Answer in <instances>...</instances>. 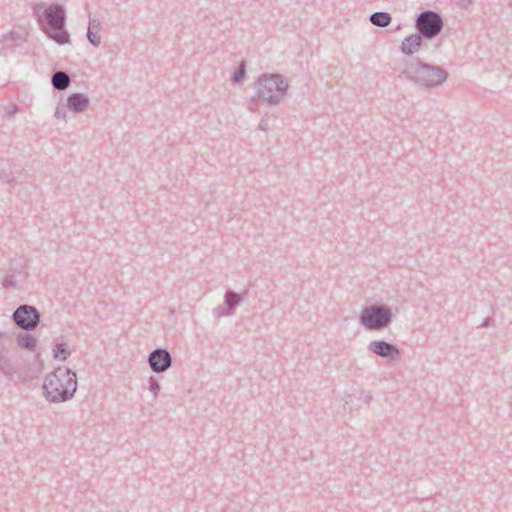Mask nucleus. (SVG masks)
I'll return each instance as SVG.
<instances>
[{"instance_id":"6ab92c4d","label":"nucleus","mask_w":512,"mask_h":512,"mask_svg":"<svg viewBox=\"0 0 512 512\" xmlns=\"http://www.w3.org/2000/svg\"><path fill=\"white\" fill-rule=\"evenodd\" d=\"M19 267H20V269L23 268V264L21 262L19 263ZM20 273H21V270H18L17 268L10 269L3 279V282H2L3 287L7 288V289L16 288L17 287L16 277H17V274H20Z\"/></svg>"},{"instance_id":"393cba45","label":"nucleus","mask_w":512,"mask_h":512,"mask_svg":"<svg viewBox=\"0 0 512 512\" xmlns=\"http://www.w3.org/2000/svg\"><path fill=\"white\" fill-rule=\"evenodd\" d=\"M18 111L17 105L13 104L7 107L6 109V115L8 117H12L16 112Z\"/></svg>"},{"instance_id":"5701e85b","label":"nucleus","mask_w":512,"mask_h":512,"mask_svg":"<svg viewBox=\"0 0 512 512\" xmlns=\"http://www.w3.org/2000/svg\"><path fill=\"white\" fill-rule=\"evenodd\" d=\"M160 389L161 387L158 380L154 376H151L149 378V390L156 396L160 392Z\"/></svg>"},{"instance_id":"4be33fe9","label":"nucleus","mask_w":512,"mask_h":512,"mask_svg":"<svg viewBox=\"0 0 512 512\" xmlns=\"http://www.w3.org/2000/svg\"><path fill=\"white\" fill-rule=\"evenodd\" d=\"M19 40H21V34L14 31L9 32L3 37V43L5 47H11L13 46L14 42H17Z\"/></svg>"},{"instance_id":"f3484780","label":"nucleus","mask_w":512,"mask_h":512,"mask_svg":"<svg viewBox=\"0 0 512 512\" xmlns=\"http://www.w3.org/2000/svg\"><path fill=\"white\" fill-rule=\"evenodd\" d=\"M0 371L8 378L12 379L15 373V368L10 356V352L0 354Z\"/></svg>"},{"instance_id":"4468645a","label":"nucleus","mask_w":512,"mask_h":512,"mask_svg":"<svg viewBox=\"0 0 512 512\" xmlns=\"http://www.w3.org/2000/svg\"><path fill=\"white\" fill-rule=\"evenodd\" d=\"M101 29V22L96 18L89 17L87 39L94 47H98L101 44V37L99 35Z\"/></svg>"},{"instance_id":"bb28decb","label":"nucleus","mask_w":512,"mask_h":512,"mask_svg":"<svg viewBox=\"0 0 512 512\" xmlns=\"http://www.w3.org/2000/svg\"><path fill=\"white\" fill-rule=\"evenodd\" d=\"M259 129L266 132L269 130V123L267 119H261L259 122Z\"/></svg>"},{"instance_id":"f8f14e48","label":"nucleus","mask_w":512,"mask_h":512,"mask_svg":"<svg viewBox=\"0 0 512 512\" xmlns=\"http://www.w3.org/2000/svg\"><path fill=\"white\" fill-rule=\"evenodd\" d=\"M423 39L418 32L406 36L401 42V52L406 56L414 55L421 49Z\"/></svg>"},{"instance_id":"aec40b11","label":"nucleus","mask_w":512,"mask_h":512,"mask_svg":"<svg viewBox=\"0 0 512 512\" xmlns=\"http://www.w3.org/2000/svg\"><path fill=\"white\" fill-rule=\"evenodd\" d=\"M53 356L57 360L65 361L70 356L68 344L56 343V345L53 349Z\"/></svg>"},{"instance_id":"6e6552de","label":"nucleus","mask_w":512,"mask_h":512,"mask_svg":"<svg viewBox=\"0 0 512 512\" xmlns=\"http://www.w3.org/2000/svg\"><path fill=\"white\" fill-rule=\"evenodd\" d=\"M244 296L233 290H227L224 295V303L213 309V316L217 319L232 316L236 312V308L243 302Z\"/></svg>"},{"instance_id":"a211bd4d","label":"nucleus","mask_w":512,"mask_h":512,"mask_svg":"<svg viewBox=\"0 0 512 512\" xmlns=\"http://www.w3.org/2000/svg\"><path fill=\"white\" fill-rule=\"evenodd\" d=\"M17 344L23 349L34 351L37 345V341L32 335L28 333H22L17 338Z\"/></svg>"},{"instance_id":"cd10ccee","label":"nucleus","mask_w":512,"mask_h":512,"mask_svg":"<svg viewBox=\"0 0 512 512\" xmlns=\"http://www.w3.org/2000/svg\"><path fill=\"white\" fill-rule=\"evenodd\" d=\"M248 293H249L248 290H244L242 293H239V295H243L244 299H245L248 296Z\"/></svg>"},{"instance_id":"dca6fc26","label":"nucleus","mask_w":512,"mask_h":512,"mask_svg":"<svg viewBox=\"0 0 512 512\" xmlns=\"http://www.w3.org/2000/svg\"><path fill=\"white\" fill-rule=\"evenodd\" d=\"M369 20L374 26L385 28L391 23L392 16L388 12L379 11L372 13L369 17Z\"/></svg>"},{"instance_id":"0eeeda50","label":"nucleus","mask_w":512,"mask_h":512,"mask_svg":"<svg viewBox=\"0 0 512 512\" xmlns=\"http://www.w3.org/2000/svg\"><path fill=\"white\" fill-rule=\"evenodd\" d=\"M13 322L22 330H34L40 323V312L28 304L19 305L11 316Z\"/></svg>"},{"instance_id":"7ed1b4c3","label":"nucleus","mask_w":512,"mask_h":512,"mask_svg":"<svg viewBox=\"0 0 512 512\" xmlns=\"http://www.w3.org/2000/svg\"><path fill=\"white\" fill-rule=\"evenodd\" d=\"M256 96L251 99L252 102L264 101L271 106L278 105L287 94L289 82L281 74H263L254 84Z\"/></svg>"},{"instance_id":"a878e982","label":"nucleus","mask_w":512,"mask_h":512,"mask_svg":"<svg viewBox=\"0 0 512 512\" xmlns=\"http://www.w3.org/2000/svg\"><path fill=\"white\" fill-rule=\"evenodd\" d=\"M54 117L57 119L65 118L66 117V111L62 108L57 107L54 113Z\"/></svg>"},{"instance_id":"9d476101","label":"nucleus","mask_w":512,"mask_h":512,"mask_svg":"<svg viewBox=\"0 0 512 512\" xmlns=\"http://www.w3.org/2000/svg\"><path fill=\"white\" fill-rule=\"evenodd\" d=\"M148 364L155 373H163L172 365V357L165 348H156L148 356Z\"/></svg>"},{"instance_id":"39448f33","label":"nucleus","mask_w":512,"mask_h":512,"mask_svg":"<svg viewBox=\"0 0 512 512\" xmlns=\"http://www.w3.org/2000/svg\"><path fill=\"white\" fill-rule=\"evenodd\" d=\"M44 18L50 29L46 35L57 44L64 45L70 42V35L65 29L66 11L61 4H50L44 11Z\"/></svg>"},{"instance_id":"9b49d317","label":"nucleus","mask_w":512,"mask_h":512,"mask_svg":"<svg viewBox=\"0 0 512 512\" xmlns=\"http://www.w3.org/2000/svg\"><path fill=\"white\" fill-rule=\"evenodd\" d=\"M0 180L6 182H19L22 180L20 167L8 159H0Z\"/></svg>"},{"instance_id":"20e7f679","label":"nucleus","mask_w":512,"mask_h":512,"mask_svg":"<svg viewBox=\"0 0 512 512\" xmlns=\"http://www.w3.org/2000/svg\"><path fill=\"white\" fill-rule=\"evenodd\" d=\"M394 319L391 307L386 304L365 306L359 315V323L366 330L380 331L388 328Z\"/></svg>"},{"instance_id":"1a4fd4ad","label":"nucleus","mask_w":512,"mask_h":512,"mask_svg":"<svg viewBox=\"0 0 512 512\" xmlns=\"http://www.w3.org/2000/svg\"><path fill=\"white\" fill-rule=\"evenodd\" d=\"M368 350L376 356L385 358L387 362L397 360L401 351L397 345L385 340H373L368 344Z\"/></svg>"},{"instance_id":"ddd939ff","label":"nucleus","mask_w":512,"mask_h":512,"mask_svg":"<svg viewBox=\"0 0 512 512\" xmlns=\"http://www.w3.org/2000/svg\"><path fill=\"white\" fill-rule=\"evenodd\" d=\"M89 105V98L83 93H72L67 97V107L74 113L83 112Z\"/></svg>"},{"instance_id":"2eb2a0df","label":"nucleus","mask_w":512,"mask_h":512,"mask_svg":"<svg viewBox=\"0 0 512 512\" xmlns=\"http://www.w3.org/2000/svg\"><path fill=\"white\" fill-rule=\"evenodd\" d=\"M52 86L55 90L63 91L70 86V76L64 71H56L52 74Z\"/></svg>"},{"instance_id":"f257e3e1","label":"nucleus","mask_w":512,"mask_h":512,"mask_svg":"<svg viewBox=\"0 0 512 512\" xmlns=\"http://www.w3.org/2000/svg\"><path fill=\"white\" fill-rule=\"evenodd\" d=\"M77 390V375L67 367H58L46 375L43 394L50 403L66 402L73 398Z\"/></svg>"},{"instance_id":"412c9836","label":"nucleus","mask_w":512,"mask_h":512,"mask_svg":"<svg viewBox=\"0 0 512 512\" xmlns=\"http://www.w3.org/2000/svg\"><path fill=\"white\" fill-rule=\"evenodd\" d=\"M245 74H246V62L244 60H242L239 63L238 68L236 69V71L232 75V78H231L232 82L234 84L241 83L244 80V78H245Z\"/></svg>"},{"instance_id":"2f4dec72","label":"nucleus","mask_w":512,"mask_h":512,"mask_svg":"<svg viewBox=\"0 0 512 512\" xmlns=\"http://www.w3.org/2000/svg\"><path fill=\"white\" fill-rule=\"evenodd\" d=\"M370 400H371V396H369V397H367V398H366V401H367V402H368V401H370Z\"/></svg>"},{"instance_id":"c756f323","label":"nucleus","mask_w":512,"mask_h":512,"mask_svg":"<svg viewBox=\"0 0 512 512\" xmlns=\"http://www.w3.org/2000/svg\"><path fill=\"white\" fill-rule=\"evenodd\" d=\"M465 5L471 4L472 0H463Z\"/></svg>"},{"instance_id":"b1692460","label":"nucleus","mask_w":512,"mask_h":512,"mask_svg":"<svg viewBox=\"0 0 512 512\" xmlns=\"http://www.w3.org/2000/svg\"><path fill=\"white\" fill-rule=\"evenodd\" d=\"M10 340L11 338L7 333L0 332V354H5L9 352L5 347V342Z\"/></svg>"},{"instance_id":"c85d7f7f","label":"nucleus","mask_w":512,"mask_h":512,"mask_svg":"<svg viewBox=\"0 0 512 512\" xmlns=\"http://www.w3.org/2000/svg\"><path fill=\"white\" fill-rule=\"evenodd\" d=\"M41 7H43V4H41V5L37 6V7L34 9V13H35V14H38V9H39V8H41Z\"/></svg>"},{"instance_id":"7c9ffc66","label":"nucleus","mask_w":512,"mask_h":512,"mask_svg":"<svg viewBox=\"0 0 512 512\" xmlns=\"http://www.w3.org/2000/svg\"><path fill=\"white\" fill-rule=\"evenodd\" d=\"M487 322H488V319H486V320L484 321V323H483V325H482V326L487 325Z\"/></svg>"},{"instance_id":"f03ea898","label":"nucleus","mask_w":512,"mask_h":512,"mask_svg":"<svg viewBox=\"0 0 512 512\" xmlns=\"http://www.w3.org/2000/svg\"><path fill=\"white\" fill-rule=\"evenodd\" d=\"M402 74L414 84L428 89L440 86L448 78V72L445 69L424 63L418 58L406 61Z\"/></svg>"},{"instance_id":"423d86ee","label":"nucleus","mask_w":512,"mask_h":512,"mask_svg":"<svg viewBox=\"0 0 512 512\" xmlns=\"http://www.w3.org/2000/svg\"><path fill=\"white\" fill-rule=\"evenodd\" d=\"M443 25L441 15L432 10L419 13L415 19L416 32L425 39H433L438 36L443 29Z\"/></svg>"}]
</instances>
